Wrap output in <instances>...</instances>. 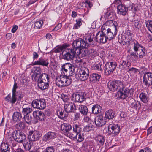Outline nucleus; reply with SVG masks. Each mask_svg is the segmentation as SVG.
Listing matches in <instances>:
<instances>
[{
  "label": "nucleus",
  "mask_w": 152,
  "mask_h": 152,
  "mask_svg": "<svg viewBox=\"0 0 152 152\" xmlns=\"http://www.w3.org/2000/svg\"><path fill=\"white\" fill-rule=\"evenodd\" d=\"M132 35L131 31L129 30H127L126 31L125 33H124L123 35H121V36H119L118 41L120 43L124 42V43L125 44H130L132 42L134 44V41L136 40L132 39Z\"/></svg>",
  "instance_id": "1"
},
{
  "label": "nucleus",
  "mask_w": 152,
  "mask_h": 152,
  "mask_svg": "<svg viewBox=\"0 0 152 152\" xmlns=\"http://www.w3.org/2000/svg\"><path fill=\"white\" fill-rule=\"evenodd\" d=\"M134 50L137 52L139 58H142L147 54L146 49L143 46L140 44L137 41H134Z\"/></svg>",
  "instance_id": "2"
},
{
  "label": "nucleus",
  "mask_w": 152,
  "mask_h": 152,
  "mask_svg": "<svg viewBox=\"0 0 152 152\" xmlns=\"http://www.w3.org/2000/svg\"><path fill=\"white\" fill-rule=\"evenodd\" d=\"M76 77L82 81L86 80L89 76V69L85 67H82L79 69L75 74Z\"/></svg>",
  "instance_id": "3"
},
{
  "label": "nucleus",
  "mask_w": 152,
  "mask_h": 152,
  "mask_svg": "<svg viewBox=\"0 0 152 152\" xmlns=\"http://www.w3.org/2000/svg\"><path fill=\"white\" fill-rule=\"evenodd\" d=\"M77 53L74 48H66L62 52V58L64 60L71 61L74 59Z\"/></svg>",
  "instance_id": "4"
},
{
  "label": "nucleus",
  "mask_w": 152,
  "mask_h": 152,
  "mask_svg": "<svg viewBox=\"0 0 152 152\" xmlns=\"http://www.w3.org/2000/svg\"><path fill=\"white\" fill-rule=\"evenodd\" d=\"M23 96L22 92L20 91H15L12 93V96L11 97L10 94H9L5 98L6 101L9 102L12 104H15L17 100L20 101L23 97Z\"/></svg>",
  "instance_id": "5"
},
{
  "label": "nucleus",
  "mask_w": 152,
  "mask_h": 152,
  "mask_svg": "<svg viewBox=\"0 0 152 152\" xmlns=\"http://www.w3.org/2000/svg\"><path fill=\"white\" fill-rule=\"evenodd\" d=\"M86 45L85 44L83 40L81 38H79L74 41L72 43V48H74V50L77 52V55H79L81 53L82 48H86Z\"/></svg>",
  "instance_id": "6"
},
{
  "label": "nucleus",
  "mask_w": 152,
  "mask_h": 152,
  "mask_svg": "<svg viewBox=\"0 0 152 152\" xmlns=\"http://www.w3.org/2000/svg\"><path fill=\"white\" fill-rule=\"evenodd\" d=\"M131 91L128 88L125 87L122 83V86L120 87L116 93V96L120 99H125L128 96V95L130 93Z\"/></svg>",
  "instance_id": "7"
},
{
  "label": "nucleus",
  "mask_w": 152,
  "mask_h": 152,
  "mask_svg": "<svg viewBox=\"0 0 152 152\" xmlns=\"http://www.w3.org/2000/svg\"><path fill=\"white\" fill-rule=\"evenodd\" d=\"M116 66L117 64L115 62H106L104 67V73L105 75L108 76L112 74L115 71Z\"/></svg>",
  "instance_id": "8"
},
{
  "label": "nucleus",
  "mask_w": 152,
  "mask_h": 152,
  "mask_svg": "<svg viewBox=\"0 0 152 152\" xmlns=\"http://www.w3.org/2000/svg\"><path fill=\"white\" fill-rule=\"evenodd\" d=\"M31 105L32 107L34 108L43 110L46 107V102L44 99H37L32 101Z\"/></svg>",
  "instance_id": "9"
},
{
  "label": "nucleus",
  "mask_w": 152,
  "mask_h": 152,
  "mask_svg": "<svg viewBox=\"0 0 152 152\" xmlns=\"http://www.w3.org/2000/svg\"><path fill=\"white\" fill-rule=\"evenodd\" d=\"M12 137L15 140L19 143H22L26 140V135L23 132L15 130L12 133Z\"/></svg>",
  "instance_id": "10"
},
{
  "label": "nucleus",
  "mask_w": 152,
  "mask_h": 152,
  "mask_svg": "<svg viewBox=\"0 0 152 152\" xmlns=\"http://www.w3.org/2000/svg\"><path fill=\"white\" fill-rule=\"evenodd\" d=\"M107 87L109 89L113 92H115L117 90L122 86V82L120 80H113L109 81L107 84Z\"/></svg>",
  "instance_id": "11"
},
{
  "label": "nucleus",
  "mask_w": 152,
  "mask_h": 152,
  "mask_svg": "<svg viewBox=\"0 0 152 152\" xmlns=\"http://www.w3.org/2000/svg\"><path fill=\"white\" fill-rule=\"evenodd\" d=\"M104 30H106V29H104L102 31H99L96 34L94 39L96 42L104 44L106 43L107 41L108 40L106 37L105 33L106 31Z\"/></svg>",
  "instance_id": "12"
},
{
  "label": "nucleus",
  "mask_w": 152,
  "mask_h": 152,
  "mask_svg": "<svg viewBox=\"0 0 152 152\" xmlns=\"http://www.w3.org/2000/svg\"><path fill=\"white\" fill-rule=\"evenodd\" d=\"M91 92L86 93L84 92H77L74 96H72V98H74V101L75 102L82 103L86 100L85 96L88 94H91Z\"/></svg>",
  "instance_id": "13"
},
{
  "label": "nucleus",
  "mask_w": 152,
  "mask_h": 152,
  "mask_svg": "<svg viewBox=\"0 0 152 152\" xmlns=\"http://www.w3.org/2000/svg\"><path fill=\"white\" fill-rule=\"evenodd\" d=\"M117 9V14L124 16H125L128 14V11H129L128 2L118 5Z\"/></svg>",
  "instance_id": "14"
},
{
  "label": "nucleus",
  "mask_w": 152,
  "mask_h": 152,
  "mask_svg": "<svg viewBox=\"0 0 152 152\" xmlns=\"http://www.w3.org/2000/svg\"><path fill=\"white\" fill-rule=\"evenodd\" d=\"M143 83L145 86L149 87L152 86V73L146 72L143 76Z\"/></svg>",
  "instance_id": "15"
},
{
  "label": "nucleus",
  "mask_w": 152,
  "mask_h": 152,
  "mask_svg": "<svg viewBox=\"0 0 152 152\" xmlns=\"http://www.w3.org/2000/svg\"><path fill=\"white\" fill-rule=\"evenodd\" d=\"M108 131L110 134H113L114 135H118L120 131V126L117 124H110L108 128Z\"/></svg>",
  "instance_id": "16"
},
{
  "label": "nucleus",
  "mask_w": 152,
  "mask_h": 152,
  "mask_svg": "<svg viewBox=\"0 0 152 152\" xmlns=\"http://www.w3.org/2000/svg\"><path fill=\"white\" fill-rule=\"evenodd\" d=\"M95 36L93 34H89L87 35L86 36L84 37L83 40L85 44H86V48H88L90 46V45H94V40Z\"/></svg>",
  "instance_id": "17"
},
{
  "label": "nucleus",
  "mask_w": 152,
  "mask_h": 152,
  "mask_svg": "<svg viewBox=\"0 0 152 152\" xmlns=\"http://www.w3.org/2000/svg\"><path fill=\"white\" fill-rule=\"evenodd\" d=\"M41 136L39 131L34 130L29 131L28 134V137L31 141H36L39 140Z\"/></svg>",
  "instance_id": "18"
},
{
  "label": "nucleus",
  "mask_w": 152,
  "mask_h": 152,
  "mask_svg": "<svg viewBox=\"0 0 152 152\" xmlns=\"http://www.w3.org/2000/svg\"><path fill=\"white\" fill-rule=\"evenodd\" d=\"M64 110L68 113L75 112L76 110L75 104L71 102H67L64 104Z\"/></svg>",
  "instance_id": "19"
},
{
  "label": "nucleus",
  "mask_w": 152,
  "mask_h": 152,
  "mask_svg": "<svg viewBox=\"0 0 152 152\" xmlns=\"http://www.w3.org/2000/svg\"><path fill=\"white\" fill-rule=\"evenodd\" d=\"M73 130L69 133V137L75 135L76 134L83 131L81 126L79 124H74L72 126Z\"/></svg>",
  "instance_id": "20"
},
{
  "label": "nucleus",
  "mask_w": 152,
  "mask_h": 152,
  "mask_svg": "<svg viewBox=\"0 0 152 152\" xmlns=\"http://www.w3.org/2000/svg\"><path fill=\"white\" fill-rule=\"evenodd\" d=\"M85 132L83 131L80 132L76 134L75 135H73L69 137L73 140L76 141L77 142H81L83 141L84 139Z\"/></svg>",
  "instance_id": "21"
},
{
  "label": "nucleus",
  "mask_w": 152,
  "mask_h": 152,
  "mask_svg": "<svg viewBox=\"0 0 152 152\" xmlns=\"http://www.w3.org/2000/svg\"><path fill=\"white\" fill-rule=\"evenodd\" d=\"M49 64V60L46 58H40L37 61L33 63V65H39L43 66H47Z\"/></svg>",
  "instance_id": "22"
},
{
  "label": "nucleus",
  "mask_w": 152,
  "mask_h": 152,
  "mask_svg": "<svg viewBox=\"0 0 152 152\" xmlns=\"http://www.w3.org/2000/svg\"><path fill=\"white\" fill-rule=\"evenodd\" d=\"M129 11H131L134 14H136L140 10V6L137 4L131 3L128 2Z\"/></svg>",
  "instance_id": "23"
},
{
  "label": "nucleus",
  "mask_w": 152,
  "mask_h": 152,
  "mask_svg": "<svg viewBox=\"0 0 152 152\" xmlns=\"http://www.w3.org/2000/svg\"><path fill=\"white\" fill-rule=\"evenodd\" d=\"M131 65V63L128 60H122L120 61L119 68L122 70H127Z\"/></svg>",
  "instance_id": "24"
},
{
  "label": "nucleus",
  "mask_w": 152,
  "mask_h": 152,
  "mask_svg": "<svg viewBox=\"0 0 152 152\" xmlns=\"http://www.w3.org/2000/svg\"><path fill=\"white\" fill-rule=\"evenodd\" d=\"M56 136V133L55 132H49L46 133L43 137V140L47 142L51 139H54Z\"/></svg>",
  "instance_id": "25"
},
{
  "label": "nucleus",
  "mask_w": 152,
  "mask_h": 152,
  "mask_svg": "<svg viewBox=\"0 0 152 152\" xmlns=\"http://www.w3.org/2000/svg\"><path fill=\"white\" fill-rule=\"evenodd\" d=\"M103 118V116H99L97 119H95V123L97 126L101 127L106 124V122Z\"/></svg>",
  "instance_id": "26"
},
{
  "label": "nucleus",
  "mask_w": 152,
  "mask_h": 152,
  "mask_svg": "<svg viewBox=\"0 0 152 152\" xmlns=\"http://www.w3.org/2000/svg\"><path fill=\"white\" fill-rule=\"evenodd\" d=\"M62 67L70 71L71 76L73 75L75 73V69L74 66L69 63L64 64L62 66Z\"/></svg>",
  "instance_id": "27"
},
{
  "label": "nucleus",
  "mask_w": 152,
  "mask_h": 152,
  "mask_svg": "<svg viewBox=\"0 0 152 152\" xmlns=\"http://www.w3.org/2000/svg\"><path fill=\"white\" fill-rule=\"evenodd\" d=\"M33 70L35 72L32 75L31 77L33 80L36 81L37 80V78L38 77V75H40L41 74L42 69L40 67H34Z\"/></svg>",
  "instance_id": "28"
},
{
  "label": "nucleus",
  "mask_w": 152,
  "mask_h": 152,
  "mask_svg": "<svg viewBox=\"0 0 152 152\" xmlns=\"http://www.w3.org/2000/svg\"><path fill=\"white\" fill-rule=\"evenodd\" d=\"M61 129L64 132L67 133V136H69V131L72 129V126L69 123H63L61 124Z\"/></svg>",
  "instance_id": "29"
},
{
  "label": "nucleus",
  "mask_w": 152,
  "mask_h": 152,
  "mask_svg": "<svg viewBox=\"0 0 152 152\" xmlns=\"http://www.w3.org/2000/svg\"><path fill=\"white\" fill-rule=\"evenodd\" d=\"M57 114L59 118L63 120L66 119L68 115V113L65 110L63 111L62 110L57 111Z\"/></svg>",
  "instance_id": "30"
},
{
  "label": "nucleus",
  "mask_w": 152,
  "mask_h": 152,
  "mask_svg": "<svg viewBox=\"0 0 152 152\" xmlns=\"http://www.w3.org/2000/svg\"><path fill=\"white\" fill-rule=\"evenodd\" d=\"M60 77L63 80V82L65 86L69 85L72 83L71 78H70L69 76L65 75H61Z\"/></svg>",
  "instance_id": "31"
},
{
  "label": "nucleus",
  "mask_w": 152,
  "mask_h": 152,
  "mask_svg": "<svg viewBox=\"0 0 152 152\" xmlns=\"http://www.w3.org/2000/svg\"><path fill=\"white\" fill-rule=\"evenodd\" d=\"M102 110V107L99 104H94L92 107V113L94 114H98L101 113Z\"/></svg>",
  "instance_id": "32"
},
{
  "label": "nucleus",
  "mask_w": 152,
  "mask_h": 152,
  "mask_svg": "<svg viewBox=\"0 0 152 152\" xmlns=\"http://www.w3.org/2000/svg\"><path fill=\"white\" fill-rule=\"evenodd\" d=\"M50 83L38 80V86L39 88L42 90L48 89L49 87Z\"/></svg>",
  "instance_id": "33"
},
{
  "label": "nucleus",
  "mask_w": 152,
  "mask_h": 152,
  "mask_svg": "<svg viewBox=\"0 0 152 152\" xmlns=\"http://www.w3.org/2000/svg\"><path fill=\"white\" fill-rule=\"evenodd\" d=\"M116 116L115 113L112 110L106 111L105 113V117L108 119H113Z\"/></svg>",
  "instance_id": "34"
},
{
  "label": "nucleus",
  "mask_w": 152,
  "mask_h": 152,
  "mask_svg": "<svg viewBox=\"0 0 152 152\" xmlns=\"http://www.w3.org/2000/svg\"><path fill=\"white\" fill-rule=\"evenodd\" d=\"M38 80L50 83V77L47 74L44 73L40 74L38 77Z\"/></svg>",
  "instance_id": "35"
},
{
  "label": "nucleus",
  "mask_w": 152,
  "mask_h": 152,
  "mask_svg": "<svg viewBox=\"0 0 152 152\" xmlns=\"http://www.w3.org/2000/svg\"><path fill=\"white\" fill-rule=\"evenodd\" d=\"M104 136L98 135L95 137V140L98 145L103 146L105 141Z\"/></svg>",
  "instance_id": "36"
},
{
  "label": "nucleus",
  "mask_w": 152,
  "mask_h": 152,
  "mask_svg": "<svg viewBox=\"0 0 152 152\" xmlns=\"http://www.w3.org/2000/svg\"><path fill=\"white\" fill-rule=\"evenodd\" d=\"M139 97L141 100L144 103H147L149 99V95L145 93H141Z\"/></svg>",
  "instance_id": "37"
},
{
  "label": "nucleus",
  "mask_w": 152,
  "mask_h": 152,
  "mask_svg": "<svg viewBox=\"0 0 152 152\" xmlns=\"http://www.w3.org/2000/svg\"><path fill=\"white\" fill-rule=\"evenodd\" d=\"M141 104L140 102L138 101H134L131 103L130 104V107L136 110H139L140 109L141 107Z\"/></svg>",
  "instance_id": "38"
},
{
  "label": "nucleus",
  "mask_w": 152,
  "mask_h": 152,
  "mask_svg": "<svg viewBox=\"0 0 152 152\" xmlns=\"http://www.w3.org/2000/svg\"><path fill=\"white\" fill-rule=\"evenodd\" d=\"M101 77V75L98 73H94L90 75V80L94 83L99 81Z\"/></svg>",
  "instance_id": "39"
},
{
  "label": "nucleus",
  "mask_w": 152,
  "mask_h": 152,
  "mask_svg": "<svg viewBox=\"0 0 152 152\" xmlns=\"http://www.w3.org/2000/svg\"><path fill=\"white\" fill-rule=\"evenodd\" d=\"M22 118L21 114L18 112H15L12 115V120L15 122H19Z\"/></svg>",
  "instance_id": "40"
},
{
  "label": "nucleus",
  "mask_w": 152,
  "mask_h": 152,
  "mask_svg": "<svg viewBox=\"0 0 152 152\" xmlns=\"http://www.w3.org/2000/svg\"><path fill=\"white\" fill-rule=\"evenodd\" d=\"M106 31V35L107 39L109 41H110L112 39L114 38L115 37L116 34L114 35V33L110 30V29H107L104 30Z\"/></svg>",
  "instance_id": "41"
},
{
  "label": "nucleus",
  "mask_w": 152,
  "mask_h": 152,
  "mask_svg": "<svg viewBox=\"0 0 152 152\" xmlns=\"http://www.w3.org/2000/svg\"><path fill=\"white\" fill-rule=\"evenodd\" d=\"M80 111L81 113L84 115H86L88 113H90L88 112V110L86 106L81 105L79 108Z\"/></svg>",
  "instance_id": "42"
},
{
  "label": "nucleus",
  "mask_w": 152,
  "mask_h": 152,
  "mask_svg": "<svg viewBox=\"0 0 152 152\" xmlns=\"http://www.w3.org/2000/svg\"><path fill=\"white\" fill-rule=\"evenodd\" d=\"M69 46V45L66 44H64L62 45L58 46L54 49V52L56 53H59L65 50L66 48Z\"/></svg>",
  "instance_id": "43"
},
{
  "label": "nucleus",
  "mask_w": 152,
  "mask_h": 152,
  "mask_svg": "<svg viewBox=\"0 0 152 152\" xmlns=\"http://www.w3.org/2000/svg\"><path fill=\"white\" fill-rule=\"evenodd\" d=\"M1 152H6L10 149L9 145L7 143L2 142L1 145Z\"/></svg>",
  "instance_id": "44"
},
{
  "label": "nucleus",
  "mask_w": 152,
  "mask_h": 152,
  "mask_svg": "<svg viewBox=\"0 0 152 152\" xmlns=\"http://www.w3.org/2000/svg\"><path fill=\"white\" fill-rule=\"evenodd\" d=\"M32 141L30 140L26 141L23 144V146L26 150H29L32 146Z\"/></svg>",
  "instance_id": "45"
},
{
  "label": "nucleus",
  "mask_w": 152,
  "mask_h": 152,
  "mask_svg": "<svg viewBox=\"0 0 152 152\" xmlns=\"http://www.w3.org/2000/svg\"><path fill=\"white\" fill-rule=\"evenodd\" d=\"M115 13L113 11H108L105 13V17L109 20H112L113 18Z\"/></svg>",
  "instance_id": "46"
},
{
  "label": "nucleus",
  "mask_w": 152,
  "mask_h": 152,
  "mask_svg": "<svg viewBox=\"0 0 152 152\" xmlns=\"http://www.w3.org/2000/svg\"><path fill=\"white\" fill-rule=\"evenodd\" d=\"M25 127V123L22 121H21L20 122L16 124L15 125L16 128L18 129V130H20L21 131V130H23Z\"/></svg>",
  "instance_id": "47"
},
{
  "label": "nucleus",
  "mask_w": 152,
  "mask_h": 152,
  "mask_svg": "<svg viewBox=\"0 0 152 152\" xmlns=\"http://www.w3.org/2000/svg\"><path fill=\"white\" fill-rule=\"evenodd\" d=\"M56 85L59 87L61 88L65 86L63 82V80L60 77V76L59 78H56Z\"/></svg>",
  "instance_id": "48"
},
{
  "label": "nucleus",
  "mask_w": 152,
  "mask_h": 152,
  "mask_svg": "<svg viewBox=\"0 0 152 152\" xmlns=\"http://www.w3.org/2000/svg\"><path fill=\"white\" fill-rule=\"evenodd\" d=\"M146 27L152 33V20H145Z\"/></svg>",
  "instance_id": "49"
},
{
  "label": "nucleus",
  "mask_w": 152,
  "mask_h": 152,
  "mask_svg": "<svg viewBox=\"0 0 152 152\" xmlns=\"http://www.w3.org/2000/svg\"><path fill=\"white\" fill-rule=\"evenodd\" d=\"M82 20L80 18L76 19V23L74 25L73 28L75 29H77L82 25Z\"/></svg>",
  "instance_id": "50"
},
{
  "label": "nucleus",
  "mask_w": 152,
  "mask_h": 152,
  "mask_svg": "<svg viewBox=\"0 0 152 152\" xmlns=\"http://www.w3.org/2000/svg\"><path fill=\"white\" fill-rule=\"evenodd\" d=\"M32 117L29 114H26L24 117V119L26 123L28 124L30 123L32 120Z\"/></svg>",
  "instance_id": "51"
},
{
  "label": "nucleus",
  "mask_w": 152,
  "mask_h": 152,
  "mask_svg": "<svg viewBox=\"0 0 152 152\" xmlns=\"http://www.w3.org/2000/svg\"><path fill=\"white\" fill-rule=\"evenodd\" d=\"M43 24V22L42 20L36 21L34 23V28L35 29H40Z\"/></svg>",
  "instance_id": "52"
},
{
  "label": "nucleus",
  "mask_w": 152,
  "mask_h": 152,
  "mask_svg": "<svg viewBox=\"0 0 152 152\" xmlns=\"http://www.w3.org/2000/svg\"><path fill=\"white\" fill-rule=\"evenodd\" d=\"M81 49V56L82 57H86L88 55V49L89 47L88 48H82Z\"/></svg>",
  "instance_id": "53"
},
{
  "label": "nucleus",
  "mask_w": 152,
  "mask_h": 152,
  "mask_svg": "<svg viewBox=\"0 0 152 152\" xmlns=\"http://www.w3.org/2000/svg\"><path fill=\"white\" fill-rule=\"evenodd\" d=\"M88 51V55L93 57L97 55V51L95 49L89 48Z\"/></svg>",
  "instance_id": "54"
},
{
  "label": "nucleus",
  "mask_w": 152,
  "mask_h": 152,
  "mask_svg": "<svg viewBox=\"0 0 152 152\" xmlns=\"http://www.w3.org/2000/svg\"><path fill=\"white\" fill-rule=\"evenodd\" d=\"M102 64L99 63L98 64H94L92 66V68L93 70H97L101 72L102 70L101 68Z\"/></svg>",
  "instance_id": "55"
},
{
  "label": "nucleus",
  "mask_w": 152,
  "mask_h": 152,
  "mask_svg": "<svg viewBox=\"0 0 152 152\" xmlns=\"http://www.w3.org/2000/svg\"><path fill=\"white\" fill-rule=\"evenodd\" d=\"M94 128V126L91 123L87 125L86 126L84 127L83 131L84 132H89V131L92 130Z\"/></svg>",
  "instance_id": "56"
},
{
  "label": "nucleus",
  "mask_w": 152,
  "mask_h": 152,
  "mask_svg": "<svg viewBox=\"0 0 152 152\" xmlns=\"http://www.w3.org/2000/svg\"><path fill=\"white\" fill-rule=\"evenodd\" d=\"M117 23H116L113 26L110 27V28H108L107 29H110V30L114 33V35L116 34L117 33V27L118 26L117 25Z\"/></svg>",
  "instance_id": "57"
},
{
  "label": "nucleus",
  "mask_w": 152,
  "mask_h": 152,
  "mask_svg": "<svg viewBox=\"0 0 152 152\" xmlns=\"http://www.w3.org/2000/svg\"><path fill=\"white\" fill-rule=\"evenodd\" d=\"M40 113V111L39 110L35 111H34L33 113V115L36 120L37 121H36V123L38 122V118L39 117V113Z\"/></svg>",
  "instance_id": "58"
},
{
  "label": "nucleus",
  "mask_w": 152,
  "mask_h": 152,
  "mask_svg": "<svg viewBox=\"0 0 152 152\" xmlns=\"http://www.w3.org/2000/svg\"><path fill=\"white\" fill-rule=\"evenodd\" d=\"M62 75H70L71 76V72L68 70L65 69L63 67L61 68Z\"/></svg>",
  "instance_id": "59"
},
{
  "label": "nucleus",
  "mask_w": 152,
  "mask_h": 152,
  "mask_svg": "<svg viewBox=\"0 0 152 152\" xmlns=\"http://www.w3.org/2000/svg\"><path fill=\"white\" fill-rule=\"evenodd\" d=\"M61 98L63 100L64 102H67L69 100V97L63 93H62L61 96Z\"/></svg>",
  "instance_id": "60"
},
{
  "label": "nucleus",
  "mask_w": 152,
  "mask_h": 152,
  "mask_svg": "<svg viewBox=\"0 0 152 152\" xmlns=\"http://www.w3.org/2000/svg\"><path fill=\"white\" fill-rule=\"evenodd\" d=\"M32 111V108H30L28 107L26 108H23L22 113L26 114H29Z\"/></svg>",
  "instance_id": "61"
},
{
  "label": "nucleus",
  "mask_w": 152,
  "mask_h": 152,
  "mask_svg": "<svg viewBox=\"0 0 152 152\" xmlns=\"http://www.w3.org/2000/svg\"><path fill=\"white\" fill-rule=\"evenodd\" d=\"M39 117L38 118V120L40 121H45L46 119V117L44 113L40 111V113H39Z\"/></svg>",
  "instance_id": "62"
},
{
  "label": "nucleus",
  "mask_w": 152,
  "mask_h": 152,
  "mask_svg": "<svg viewBox=\"0 0 152 152\" xmlns=\"http://www.w3.org/2000/svg\"><path fill=\"white\" fill-rule=\"evenodd\" d=\"M28 81L26 79L22 80L20 82V84L23 87L27 86L28 85Z\"/></svg>",
  "instance_id": "63"
},
{
  "label": "nucleus",
  "mask_w": 152,
  "mask_h": 152,
  "mask_svg": "<svg viewBox=\"0 0 152 152\" xmlns=\"http://www.w3.org/2000/svg\"><path fill=\"white\" fill-rule=\"evenodd\" d=\"M54 151L53 146H48L45 148V152H54Z\"/></svg>",
  "instance_id": "64"
}]
</instances>
